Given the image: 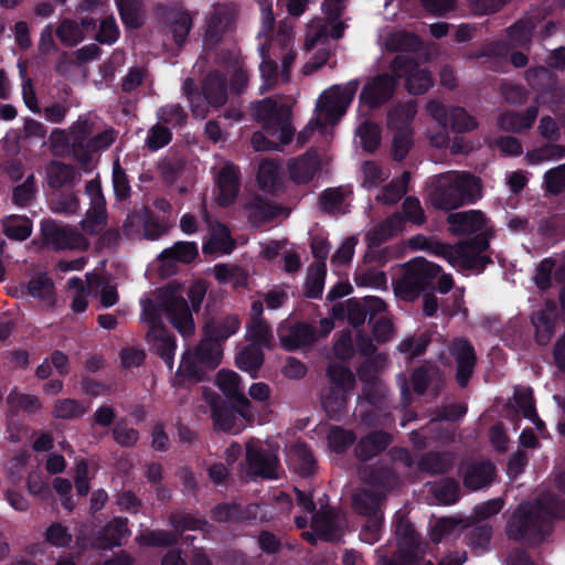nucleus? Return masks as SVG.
Listing matches in <instances>:
<instances>
[{
    "label": "nucleus",
    "instance_id": "f257e3e1",
    "mask_svg": "<svg viewBox=\"0 0 565 565\" xmlns=\"http://www.w3.org/2000/svg\"><path fill=\"white\" fill-rule=\"evenodd\" d=\"M162 312L182 337L193 334L195 326L189 302L180 295L178 287L173 284H168L160 289L158 303H154L151 299H147L142 302L143 319L149 322L153 329L158 328L160 330L162 328Z\"/></svg>",
    "mask_w": 565,
    "mask_h": 565
},
{
    "label": "nucleus",
    "instance_id": "f03ea898",
    "mask_svg": "<svg viewBox=\"0 0 565 565\" xmlns=\"http://www.w3.org/2000/svg\"><path fill=\"white\" fill-rule=\"evenodd\" d=\"M481 192V180L470 172L441 174L429 192V202L437 210L449 211L476 203Z\"/></svg>",
    "mask_w": 565,
    "mask_h": 565
},
{
    "label": "nucleus",
    "instance_id": "7ed1b4c3",
    "mask_svg": "<svg viewBox=\"0 0 565 565\" xmlns=\"http://www.w3.org/2000/svg\"><path fill=\"white\" fill-rule=\"evenodd\" d=\"M552 531L548 519L530 505L520 504L507 522L505 533L510 540L539 545Z\"/></svg>",
    "mask_w": 565,
    "mask_h": 565
},
{
    "label": "nucleus",
    "instance_id": "20e7f679",
    "mask_svg": "<svg viewBox=\"0 0 565 565\" xmlns=\"http://www.w3.org/2000/svg\"><path fill=\"white\" fill-rule=\"evenodd\" d=\"M385 500V493L369 489H362L353 494L352 507L354 511L366 519L359 533L362 542L372 545L380 541L384 524L382 505Z\"/></svg>",
    "mask_w": 565,
    "mask_h": 565
},
{
    "label": "nucleus",
    "instance_id": "39448f33",
    "mask_svg": "<svg viewBox=\"0 0 565 565\" xmlns=\"http://www.w3.org/2000/svg\"><path fill=\"white\" fill-rule=\"evenodd\" d=\"M403 269V276L396 282L394 290L398 297L405 300H414L423 291L434 287V282L441 271L439 265L423 257H416L405 263Z\"/></svg>",
    "mask_w": 565,
    "mask_h": 565
},
{
    "label": "nucleus",
    "instance_id": "423d86ee",
    "mask_svg": "<svg viewBox=\"0 0 565 565\" xmlns=\"http://www.w3.org/2000/svg\"><path fill=\"white\" fill-rule=\"evenodd\" d=\"M169 523L175 533L168 530H148L140 535L139 542L151 547H171L178 544L179 536L184 531L203 530L207 525L204 519L196 518L194 514L184 511L171 512Z\"/></svg>",
    "mask_w": 565,
    "mask_h": 565
},
{
    "label": "nucleus",
    "instance_id": "0eeeda50",
    "mask_svg": "<svg viewBox=\"0 0 565 565\" xmlns=\"http://www.w3.org/2000/svg\"><path fill=\"white\" fill-rule=\"evenodd\" d=\"M210 405L211 418L216 430L237 435L255 420L252 403L246 407L247 415H243L245 407L234 402H226L218 396L214 397Z\"/></svg>",
    "mask_w": 565,
    "mask_h": 565
},
{
    "label": "nucleus",
    "instance_id": "6e6552de",
    "mask_svg": "<svg viewBox=\"0 0 565 565\" xmlns=\"http://www.w3.org/2000/svg\"><path fill=\"white\" fill-rule=\"evenodd\" d=\"M359 86L358 78L351 79L344 85H332L319 96L316 110L327 124H337L352 104Z\"/></svg>",
    "mask_w": 565,
    "mask_h": 565
},
{
    "label": "nucleus",
    "instance_id": "1a4fd4ad",
    "mask_svg": "<svg viewBox=\"0 0 565 565\" xmlns=\"http://www.w3.org/2000/svg\"><path fill=\"white\" fill-rule=\"evenodd\" d=\"M490 247V234L479 233L468 239L457 243V256L454 268L460 271L472 270L477 274L482 273L493 260L484 255Z\"/></svg>",
    "mask_w": 565,
    "mask_h": 565
},
{
    "label": "nucleus",
    "instance_id": "9d476101",
    "mask_svg": "<svg viewBox=\"0 0 565 565\" xmlns=\"http://www.w3.org/2000/svg\"><path fill=\"white\" fill-rule=\"evenodd\" d=\"M390 68L397 79L405 77V87L412 95H422L434 85L431 73L420 68L418 61L407 54H397L391 62Z\"/></svg>",
    "mask_w": 565,
    "mask_h": 565
},
{
    "label": "nucleus",
    "instance_id": "9b49d317",
    "mask_svg": "<svg viewBox=\"0 0 565 565\" xmlns=\"http://www.w3.org/2000/svg\"><path fill=\"white\" fill-rule=\"evenodd\" d=\"M397 86L398 79L394 73L377 74L363 85L359 95V104L370 110H376L394 97Z\"/></svg>",
    "mask_w": 565,
    "mask_h": 565
},
{
    "label": "nucleus",
    "instance_id": "f8f14e48",
    "mask_svg": "<svg viewBox=\"0 0 565 565\" xmlns=\"http://www.w3.org/2000/svg\"><path fill=\"white\" fill-rule=\"evenodd\" d=\"M93 134V126L88 119L81 117L70 128V134L66 135L63 130L55 128L52 131L51 138H56L63 142H67L73 157L83 166L89 163L88 152L86 148Z\"/></svg>",
    "mask_w": 565,
    "mask_h": 565
},
{
    "label": "nucleus",
    "instance_id": "ddd939ff",
    "mask_svg": "<svg viewBox=\"0 0 565 565\" xmlns=\"http://www.w3.org/2000/svg\"><path fill=\"white\" fill-rule=\"evenodd\" d=\"M237 17V8L233 3H223L214 8L206 21L204 43L207 47L217 46L224 34L233 29Z\"/></svg>",
    "mask_w": 565,
    "mask_h": 565
},
{
    "label": "nucleus",
    "instance_id": "4468645a",
    "mask_svg": "<svg viewBox=\"0 0 565 565\" xmlns=\"http://www.w3.org/2000/svg\"><path fill=\"white\" fill-rule=\"evenodd\" d=\"M449 353L456 362L455 379L460 387H466L477 365V353L466 338H455L449 345Z\"/></svg>",
    "mask_w": 565,
    "mask_h": 565
},
{
    "label": "nucleus",
    "instance_id": "2eb2a0df",
    "mask_svg": "<svg viewBox=\"0 0 565 565\" xmlns=\"http://www.w3.org/2000/svg\"><path fill=\"white\" fill-rule=\"evenodd\" d=\"M156 14L159 23L172 34L175 45L183 46L193 24L190 13L179 8L159 4Z\"/></svg>",
    "mask_w": 565,
    "mask_h": 565
},
{
    "label": "nucleus",
    "instance_id": "dca6fc26",
    "mask_svg": "<svg viewBox=\"0 0 565 565\" xmlns=\"http://www.w3.org/2000/svg\"><path fill=\"white\" fill-rule=\"evenodd\" d=\"M41 234L44 244L54 250L75 249L83 241L82 234L76 230L53 220H44L41 223Z\"/></svg>",
    "mask_w": 565,
    "mask_h": 565
},
{
    "label": "nucleus",
    "instance_id": "f3484780",
    "mask_svg": "<svg viewBox=\"0 0 565 565\" xmlns=\"http://www.w3.org/2000/svg\"><path fill=\"white\" fill-rule=\"evenodd\" d=\"M246 462L252 475L264 479H275L278 457L269 449L263 448L258 440L246 444Z\"/></svg>",
    "mask_w": 565,
    "mask_h": 565
},
{
    "label": "nucleus",
    "instance_id": "a211bd4d",
    "mask_svg": "<svg viewBox=\"0 0 565 565\" xmlns=\"http://www.w3.org/2000/svg\"><path fill=\"white\" fill-rule=\"evenodd\" d=\"M447 223L451 233L458 236H475L479 233H489L490 237L492 236V232L487 225L486 214L480 210L450 213Z\"/></svg>",
    "mask_w": 565,
    "mask_h": 565
},
{
    "label": "nucleus",
    "instance_id": "6ab92c4d",
    "mask_svg": "<svg viewBox=\"0 0 565 565\" xmlns=\"http://www.w3.org/2000/svg\"><path fill=\"white\" fill-rule=\"evenodd\" d=\"M85 191L90 198V207L86 213L87 223L84 224V230L94 234L107 223L106 201L98 180L87 181Z\"/></svg>",
    "mask_w": 565,
    "mask_h": 565
},
{
    "label": "nucleus",
    "instance_id": "aec40b11",
    "mask_svg": "<svg viewBox=\"0 0 565 565\" xmlns=\"http://www.w3.org/2000/svg\"><path fill=\"white\" fill-rule=\"evenodd\" d=\"M361 479L373 487L392 490L399 484V476L385 458L374 465L365 466L360 470Z\"/></svg>",
    "mask_w": 565,
    "mask_h": 565
},
{
    "label": "nucleus",
    "instance_id": "412c9836",
    "mask_svg": "<svg viewBox=\"0 0 565 565\" xmlns=\"http://www.w3.org/2000/svg\"><path fill=\"white\" fill-rule=\"evenodd\" d=\"M254 118L268 132L280 122L291 118V110L286 104H278L270 97L264 98L254 106Z\"/></svg>",
    "mask_w": 565,
    "mask_h": 565
},
{
    "label": "nucleus",
    "instance_id": "4be33fe9",
    "mask_svg": "<svg viewBox=\"0 0 565 565\" xmlns=\"http://www.w3.org/2000/svg\"><path fill=\"white\" fill-rule=\"evenodd\" d=\"M287 167L289 177L295 183L307 184L312 181L319 172L321 160L315 149H309L305 153L291 158Z\"/></svg>",
    "mask_w": 565,
    "mask_h": 565
},
{
    "label": "nucleus",
    "instance_id": "5701e85b",
    "mask_svg": "<svg viewBox=\"0 0 565 565\" xmlns=\"http://www.w3.org/2000/svg\"><path fill=\"white\" fill-rule=\"evenodd\" d=\"M243 209L248 223L253 227H260L266 223L273 222L284 210L280 205L271 203L258 194L247 201Z\"/></svg>",
    "mask_w": 565,
    "mask_h": 565
},
{
    "label": "nucleus",
    "instance_id": "b1692460",
    "mask_svg": "<svg viewBox=\"0 0 565 565\" xmlns=\"http://www.w3.org/2000/svg\"><path fill=\"white\" fill-rule=\"evenodd\" d=\"M392 440V434L384 430H372L355 444V457L361 461L371 460L386 450Z\"/></svg>",
    "mask_w": 565,
    "mask_h": 565
},
{
    "label": "nucleus",
    "instance_id": "393cba45",
    "mask_svg": "<svg viewBox=\"0 0 565 565\" xmlns=\"http://www.w3.org/2000/svg\"><path fill=\"white\" fill-rule=\"evenodd\" d=\"M497 475L495 466L491 461L472 462L465 469L462 484L470 491L488 488Z\"/></svg>",
    "mask_w": 565,
    "mask_h": 565
},
{
    "label": "nucleus",
    "instance_id": "a878e982",
    "mask_svg": "<svg viewBox=\"0 0 565 565\" xmlns=\"http://www.w3.org/2000/svg\"><path fill=\"white\" fill-rule=\"evenodd\" d=\"M216 385L231 402L237 403L245 408L249 406L250 401L244 393L242 377L236 372L225 369L220 370L216 374ZM243 415H247V413H243Z\"/></svg>",
    "mask_w": 565,
    "mask_h": 565
},
{
    "label": "nucleus",
    "instance_id": "bb28decb",
    "mask_svg": "<svg viewBox=\"0 0 565 565\" xmlns=\"http://www.w3.org/2000/svg\"><path fill=\"white\" fill-rule=\"evenodd\" d=\"M537 115V105H530L523 113L505 110L500 114L498 126L501 130L518 134L530 129L534 125Z\"/></svg>",
    "mask_w": 565,
    "mask_h": 565
},
{
    "label": "nucleus",
    "instance_id": "cd10ccee",
    "mask_svg": "<svg viewBox=\"0 0 565 565\" xmlns=\"http://www.w3.org/2000/svg\"><path fill=\"white\" fill-rule=\"evenodd\" d=\"M228 83L226 76L220 71L210 72L202 82V95L212 107H221L227 102Z\"/></svg>",
    "mask_w": 565,
    "mask_h": 565
},
{
    "label": "nucleus",
    "instance_id": "c85d7f7f",
    "mask_svg": "<svg viewBox=\"0 0 565 565\" xmlns=\"http://www.w3.org/2000/svg\"><path fill=\"white\" fill-rule=\"evenodd\" d=\"M134 222L142 226L145 238L150 241L160 238L167 232V227L160 222L159 216L147 206L135 210L129 214L125 221L124 227L127 228L132 225Z\"/></svg>",
    "mask_w": 565,
    "mask_h": 565
},
{
    "label": "nucleus",
    "instance_id": "c756f323",
    "mask_svg": "<svg viewBox=\"0 0 565 565\" xmlns=\"http://www.w3.org/2000/svg\"><path fill=\"white\" fill-rule=\"evenodd\" d=\"M241 327L237 315H227L221 319H211L204 324V334L207 340L222 344L230 337L234 335Z\"/></svg>",
    "mask_w": 565,
    "mask_h": 565
},
{
    "label": "nucleus",
    "instance_id": "7c9ffc66",
    "mask_svg": "<svg viewBox=\"0 0 565 565\" xmlns=\"http://www.w3.org/2000/svg\"><path fill=\"white\" fill-rule=\"evenodd\" d=\"M218 194H217V203L222 207H228L232 205L238 194L239 191V180L231 167H224L221 169L216 180Z\"/></svg>",
    "mask_w": 565,
    "mask_h": 565
},
{
    "label": "nucleus",
    "instance_id": "2f4dec72",
    "mask_svg": "<svg viewBox=\"0 0 565 565\" xmlns=\"http://www.w3.org/2000/svg\"><path fill=\"white\" fill-rule=\"evenodd\" d=\"M207 370L193 353L182 355L180 365L173 380V386H181L184 382L200 383L205 380Z\"/></svg>",
    "mask_w": 565,
    "mask_h": 565
},
{
    "label": "nucleus",
    "instance_id": "473e14b6",
    "mask_svg": "<svg viewBox=\"0 0 565 565\" xmlns=\"http://www.w3.org/2000/svg\"><path fill=\"white\" fill-rule=\"evenodd\" d=\"M257 183L260 190L277 195L285 190L279 166L273 160H264L258 168Z\"/></svg>",
    "mask_w": 565,
    "mask_h": 565
},
{
    "label": "nucleus",
    "instance_id": "72a5a7b5",
    "mask_svg": "<svg viewBox=\"0 0 565 565\" xmlns=\"http://www.w3.org/2000/svg\"><path fill=\"white\" fill-rule=\"evenodd\" d=\"M289 461L301 477H309L316 471L317 462L312 449L306 443L298 441L290 447Z\"/></svg>",
    "mask_w": 565,
    "mask_h": 565
},
{
    "label": "nucleus",
    "instance_id": "f704fd0d",
    "mask_svg": "<svg viewBox=\"0 0 565 565\" xmlns=\"http://www.w3.org/2000/svg\"><path fill=\"white\" fill-rule=\"evenodd\" d=\"M115 4L127 29L138 30L145 24L143 0H115Z\"/></svg>",
    "mask_w": 565,
    "mask_h": 565
},
{
    "label": "nucleus",
    "instance_id": "c9c22d12",
    "mask_svg": "<svg viewBox=\"0 0 565 565\" xmlns=\"http://www.w3.org/2000/svg\"><path fill=\"white\" fill-rule=\"evenodd\" d=\"M316 340V329L306 322L294 324L288 333L281 338L282 345L287 351H295L301 347L310 345Z\"/></svg>",
    "mask_w": 565,
    "mask_h": 565
},
{
    "label": "nucleus",
    "instance_id": "e433bc0d",
    "mask_svg": "<svg viewBox=\"0 0 565 565\" xmlns=\"http://www.w3.org/2000/svg\"><path fill=\"white\" fill-rule=\"evenodd\" d=\"M128 523L129 521L126 516L113 518V520H110L100 532L103 546H120L122 544V540L131 534Z\"/></svg>",
    "mask_w": 565,
    "mask_h": 565
},
{
    "label": "nucleus",
    "instance_id": "4c0bfd02",
    "mask_svg": "<svg viewBox=\"0 0 565 565\" xmlns=\"http://www.w3.org/2000/svg\"><path fill=\"white\" fill-rule=\"evenodd\" d=\"M417 110L413 102L401 103L387 114V126L391 130H413L412 124Z\"/></svg>",
    "mask_w": 565,
    "mask_h": 565
},
{
    "label": "nucleus",
    "instance_id": "58836bf2",
    "mask_svg": "<svg viewBox=\"0 0 565 565\" xmlns=\"http://www.w3.org/2000/svg\"><path fill=\"white\" fill-rule=\"evenodd\" d=\"M535 28L532 18H521L507 29L508 38L514 46L529 50Z\"/></svg>",
    "mask_w": 565,
    "mask_h": 565
},
{
    "label": "nucleus",
    "instance_id": "ea45409f",
    "mask_svg": "<svg viewBox=\"0 0 565 565\" xmlns=\"http://www.w3.org/2000/svg\"><path fill=\"white\" fill-rule=\"evenodd\" d=\"M264 363V352L262 348L249 344L241 350L235 356L236 366L250 374L253 379L257 377L258 371Z\"/></svg>",
    "mask_w": 565,
    "mask_h": 565
},
{
    "label": "nucleus",
    "instance_id": "a19ab883",
    "mask_svg": "<svg viewBox=\"0 0 565 565\" xmlns=\"http://www.w3.org/2000/svg\"><path fill=\"white\" fill-rule=\"evenodd\" d=\"M45 171L47 184L53 190H60L66 184L72 183L76 177L72 164L56 160L50 161Z\"/></svg>",
    "mask_w": 565,
    "mask_h": 565
},
{
    "label": "nucleus",
    "instance_id": "79ce46f5",
    "mask_svg": "<svg viewBox=\"0 0 565 565\" xmlns=\"http://www.w3.org/2000/svg\"><path fill=\"white\" fill-rule=\"evenodd\" d=\"M454 461L449 454L428 451L418 461V469L429 475H444L452 468Z\"/></svg>",
    "mask_w": 565,
    "mask_h": 565
},
{
    "label": "nucleus",
    "instance_id": "37998d69",
    "mask_svg": "<svg viewBox=\"0 0 565 565\" xmlns=\"http://www.w3.org/2000/svg\"><path fill=\"white\" fill-rule=\"evenodd\" d=\"M235 248V241L233 239L227 226L218 223L213 230L207 243L203 245V253L211 254L220 252L222 254H231Z\"/></svg>",
    "mask_w": 565,
    "mask_h": 565
},
{
    "label": "nucleus",
    "instance_id": "c03bdc74",
    "mask_svg": "<svg viewBox=\"0 0 565 565\" xmlns=\"http://www.w3.org/2000/svg\"><path fill=\"white\" fill-rule=\"evenodd\" d=\"M199 256V249L195 242H175L171 247L166 248L159 255L164 263L175 260L183 264L192 263Z\"/></svg>",
    "mask_w": 565,
    "mask_h": 565
},
{
    "label": "nucleus",
    "instance_id": "a18cd8bd",
    "mask_svg": "<svg viewBox=\"0 0 565 565\" xmlns=\"http://www.w3.org/2000/svg\"><path fill=\"white\" fill-rule=\"evenodd\" d=\"M430 493L445 505L456 503L460 498V484L455 478L446 477L430 487Z\"/></svg>",
    "mask_w": 565,
    "mask_h": 565
},
{
    "label": "nucleus",
    "instance_id": "49530a36",
    "mask_svg": "<svg viewBox=\"0 0 565 565\" xmlns=\"http://www.w3.org/2000/svg\"><path fill=\"white\" fill-rule=\"evenodd\" d=\"M438 377H440V372L437 367L424 364L413 369L409 375V384L415 394L424 395L430 384Z\"/></svg>",
    "mask_w": 565,
    "mask_h": 565
},
{
    "label": "nucleus",
    "instance_id": "de8ad7c7",
    "mask_svg": "<svg viewBox=\"0 0 565 565\" xmlns=\"http://www.w3.org/2000/svg\"><path fill=\"white\" fill-rule=\"evenodd\" d=\"M327 276L326 263H316L309 267L305 282V296L309 299H319L322 296Z\"/></svg>",
    "mask_w": 565,
    "mask_h": 565
},
{
    "label": "nucleus",
    "instance_id": "09e8293b",
    "mask_svg": "<svg viewBox=\"0 0 565 565\" xmlns=\"http://www.w3.org/2000/svg\"><path fill=\"white\" fill-rule=\"evenodd\" d=\"M221 345L222 344L212 340H207V337H205V339L198 344L193 354L199 359L201 364H203L207 371H212L216 369L221 363Z\"/></svg>",
    "mask_w": 565,
    "mask_h": 565
},
{
    "label": "nucleus",
    "instance_id": "8fccbe9b",
    "mask_svg": "<svg viewBox=\"0 0 565 565\" xmlns=\"http://www.w3.org/2000/svg\"><path fill=\"white\" fill-rule=\"evenodd\" d=\"M527 84L539 92H551L554 89L557 78L545 66L531 67L525 73Z\"/></svg>",
    "mask_w": 565,
    "mask_h": 565
},
{
    "label": "nucleus",
    "instance_id": "3c124183",
    "mask_svg": "<svg viewBox=\"0 0 565 565\" xmlns=\"http://www.w3.org/2000/svg\"><path fill=\"white\" fill-rule=\"evenodd\" d=\"M154 352L160 356L169 370H172L177 350L175 337L164 328L159 330L153 343Z\"/></svg>",
    "mask_w": 565,
    "mask_h": 565
},
{
    "label": "nucleus",
    "instance_id": "603ef678",
    "mask_svg": "<svg viewBox=\"0 0 565 565\" xmlns=\"http://www.w3.org/2000/svg\"><path fill=\"white\" fill-rule=\"evenodd\" d=\"M422 46V39L408 31H398L387 40V49L393 52H417Z\"/></svg>",
    "mask_w": 565,
    "mask_h": 565
},
{
    "label": "nucleus",
    "instance_id": "864d4df0",
    "mask_svg": "<svg viewBox=\"0 0 565 565\" xmlns=\"http://www.w3.org/2000/svg\"><path fill=\"white\" fill-rule=\"evenodd\" d=\"M32 222L26 216H10L3 224V234L9 239L25 241L31 236Z\"/></svg>",
    "mask_w": 565,
    "mask_h": 565
},
{
    "label": "nucleus",
    "instance_id": "5fc2aeb1",
    "mask_svg": "<svg viewBox=\"0 0 565 565\" xmlns=\"http://www.w3.org/2000/svg\"><path fill=\"white\" fill-rule=\"evenodd\" d=\"M444 125L452 131L466 132L473 130L477 127V121L463 107L456 106L448 110Z\"/></svg>",
    "mask_w": 565,
    "mask_h": 565
},
{
    "label": "nucleus",
    "instance_id": "6e6d98bb",
    "mask_svg": "<svg viewBox=\"0 0 565 565\" xmlns=\"http://www.w3.org/2000/svg\"><path fill=\"white\" fill-rule=\"evenodd\" d=\"M532 323L535 328L536 343L540 345L548 344L555 331L554 319L551 315L543 310L536 311L532 315Z\"/></svg>",
    "mask_w": 565,
    "mask_h": 565
},
{
    "label": "nucleus",
    "instance_id": "4d7b16f0",
    "mask_svg": "<svg viewBox=\"0 0 565 565\" xmlns=\"http://www.w3.org/2000/svg\"><path fill=\"white\" fill-rule=\"evenodd\" d=\"M362 149L367 153H374L381 145V128L371 120L363 121L356 130Z\"/></svg>",
    "mask_w": 565,
    "mask_h": 565
},
{
    "label": "nucleus",
    "instance_id": "13d9d810",
    "mask_svg": "<svg viewBox=\"0 0 565 565\" xmlns=\"http://www.w3.org/2000/svg\"><path fill=\"white\" fill-rule=\"evenodd\" d=\"M55 34L61 43L67 47H74L85 39V35L79 30L78 22L67 18L60 22Z\"/></svg>",
    "mask_w": 565,
    "mask_h": 565
},
{
    "label": "nucleus",
    "instance_id": "bf43d9fd",
    "mask_svg": "<svg viewBox=\"0 0 565 565\" xmlns=\"http://www.w3.org/2000/svg\"><path fill=\"white\" fill-rule=\"evenodd\" d=\"M157 117L161 125L181 128L186 124L188 114L180 104H169L157 110Z\"/></svg>",
    "mask_w": 565,
    "mask_h": 565
},
{
    "label": "nucleus",
    "instance_id": "052dcab7",
    "mask_svg": "<svg viewBox=\"0 0 565 565\" xmlns=\"http://www.w3.org/2000/svg\"><path fill=\"white\" fill-rule=\"evenodd\" d=\"M327 375L330 379L333 390L348 392L355 383L352 371L342 364L332 363L328 366Z\"/></svg>",
    "mask_w": 565,
    "mask_h": 565
},
{
    "label": "nucleus",
    "instance_id": "680f3d73",
    "mask_svg": "<svg viewBox=\"0 0 565 565\" xmlns=\"http://www.w3.org/2000/svg\"><path fill=\"white\" fill-rule=\"evenodd\" d=\"M120 31L113 14L102 17L94 40L103 45H111L119 39Z\"/></svg>",
    "mask_w": 565,
    "mask_h": 565
},
{
    "label": "nucleus",
    "instance_id": "e2e57ef3",
    "mask_svg": "<svg viewBox=\"0 0 565 565\" xmlns=\"http://www.w3.org/2000/svg\"><path fill=\"white\" fill-rule=\"evenodd\" d=\"M422 242L424 246L434 255L444 258L447 260L451 266H454L456 262L457 256V244L455 246L438 242V241H428L425 236L417 235L416 237H413L411 239L412 245H415L416 243Z\"/></svg>",
    "mask_w": 565,
    "mask_h": 565
},
{
    "label": "nucleus",
    "instance_id": "0e129e2a",
    "mask_svg": "<svg viewBox=\"0 0 565 565\" xmlns=\"http://www.w3.org/2000/svg\"><path fill=\"white\" fill-rule=\"evenodd\" d=\"M344 391L330 388L321 398V404L329 417L340 418L347 406Z\"/></svg>",
    "mask_w": 565,
    "mask_h": 565
},
{
    "label": "nucleus",
    "instance_id": "69168bd1",
    "mask_svg": "<svg viewBox=\"0 0 565 565\" xmlns=\"http://www.w3.org/2000/svg\"><path fill=\"white\" fill-rule=\"evenodd\" d=\"M356 440L355 434L342 427H333L328 435V444L335 454L345 452Z\"/></svg>",
    "mask_w": 565,
    "mask_h": 565
},
{
    "label": "nucleus",
    "instance_id": "338daca9",
    "mask_svg": "<svg viewBox=\"0 0 565 565\" xmlns=\"http://www.w3.org/2000/svg\"><path fill=\"white\" fill-rule=\"evenodd\" d=\"M247 335L252 344L259 348H268L273 339L271 329L265 320H250L247 326Z\"/></svg>",
    "mask_w": 565,
    "mask_h": 565
},
{
    "label": "nucleus",
    "instance_id": "774afa93",
    "mask_svg": "<svg viewBox=\"0 0 565 565\" xmlns=\"http://www.w3.org/2000/svg\"><path fill=\"white\" fill-rule=\"evenodd\" d=\"M544 183L546 191L551 194L565 193V163L547 170L544 174Z\"/></svg>",
    "mask_w": 565,
    "mask_h": 565
}]
</instances>
